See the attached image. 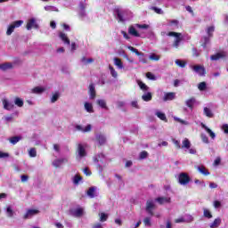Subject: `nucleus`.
Returning <instances> with one entry per match:
<instances>
[{
  "label": "nucleus",
  "mask_w": 228,
  "mask_h": 228,
  "mask_svg": "<svg viewBox=\"0 0 228 228\" xmlns=\"http://www.w3.org/2000/svg\"><path fill=\"white\" fill-rule=\"evenodd\" d=\"M96 140L99 145H104V143H106V135L102 134H96Z\"/></svg>",
  "instance_id": "obj_22"
},
{
  "label": "nucleus",
  "mask_w": 228,
  "mask_h": 228,
  "mask_svg": "<svg viewBox=\"0 0 228 228\" xmlns=\"http://www.w3.org/2000/svg\"><path fill=\"white\" fill-rule=\"evenodd\" d=\"M78 15L82 20H85L86 19V12L85 10L80 11Z\"/></svg>",
  "instance_id": "obj_62"
},
{
  "label": "nucleus",
  "mask_w": 228,
  "mask_h": 228,
  "mask_svg": "<svg viewBox=\"0 0 228 228\" xmlns=\"http://www.w3.org/2000/svg\"><path fill=\"white\" fill-rule=\"evenodd\" d=\"M208 88V85L206 84V82H200L199 85H198V89L200 91V92H204L205 90H207Z\"/></svg>",
  "instance_id": "obj_47"
},
{
  "label": "nucleus",
  "mask_w": 228,
  "mask_h": 228,
  "mask_svg": "<svg viewBox=\"0 0 228 228\" xmlns=\"http://www.w3.org/2000/svg\"><path fill=\"white\" fill-rule=\"evenodd\" d=\"M146 77H148V79H151V81H156V76L154 74H152L151 72H148L146 74Z\"/></svg>",
  "instance_id": "obj_61"
},
{
  "label": "nucleus",
  "mask_w": 228,
  "mask_h": 228,
  "mask_svg": "<svg viewBox=\"0 0 228 228\" xmlns=\"http://www.w3.org/2000/svg\"><path fill=\"white\" fill-rule=\"evenodd\" d=\"M124 15H126V11H117V19H118L120 22H124V20H126V19H124Z\"/></svg>",
  "instance_id": "obj_34"
},
{
  "label": "nucleus",
  "mask_w": 228,
  "mask_h": 228,
  "mask_svg": "<svg viewBox=\"0 0 228 228\" xmlns=\"http://www.w3.org/2000/svg\"><path fill=\"white\" fill-rule=\"evenodd\" d=\"M5 211L9 218H12L13 216V209L12 208V206H7Z\"/></svg>",
  "instance_id": "obj_46"
},
{
  "label": "nucleus",
  "mask_w": 228,
  "mask_h": 228,
  "mask_svg": "<svg viewBox=\"0 0 228 228\" xmlns=\"http://www.w3.org/2000/svg\"><path fill=\"white\" fill-rule=\"evenodd\" d=\"M201 127L202 129H205V131H207V133L209 134L210 138L212 140H215V138H216V134H215V132H213L209 127H208V126H206L204 123H201Z\"/></svg>",
  "instance_id": "obj_17"
},
{
  "label": "nucleus",
  "mask_w": 228,
  "mask_h": 228,
  "mask_svg": "<svg viewBox=\"0 0 228 228\" xmlns=\"http://www.w3.org/2000/svg\"><path fill=\"white\" fill-rule=\"evenodd\" d=\"M142 101H145V102H149V101L152 100V94L151 93H145L142 96Z\"/></svg>",
  "instance_id": "obj_43"
},
{
  "label": "nucleus",
  "mask_w": 228,
  "mask_h": 228,
  "mask_svg": "<svg viewBox=\"0 0 228 228\" xmlns=\"http://www.w3.org/2000/svg\"><path fill=\"white\" fill-rule=\"evenodd\" d=\"M32 94H44L45 92V87L36 86L31 90Z\"/></svg>",
  "instance_id": "obj_38"
},
{
  "label": "nucleus",
  "mask_w": 228,
  "mask_h": 228,
  "mask_svg": "<svg viewBox=\"0 0 228 228\" xmlns=\"http://www.w3.org/2000/svg\"><path fill=\"white\" fill-rule=\"evenodd\" d=\"M81 62L83 63V65H90V63H94V59L83 57L81 59Z\"/></svg>",
  "instance_id": "obj_44"
},
{
  "label": "nucleus",
  "mask_w": 228,
  "mask_h": 228,
  "mask_svg": "<svg viewBox=\"0 0 228 228\" xmlns=\"http://www.w3.org/2000/svg\"><path fill=\"white\" fill-rule=\"evenodd\" d=\"M155 115L160 120H163L164 122H167V115H165V113H163L161 110H156Z\"/></svg>",
  "instance_id": "obj_33"
},
{
  "label": "nucleus",
  "mask_w": 228,
  "mask_h": 228,
  "mask_svg": "<svg viewBox=\"0 0 228 228\" xmlns=\"http://www.w3.org/2000/svg\"><path fill=\"white\" fill-rule=\"evenodd\" d=\"M155 202H159V204H169L170 198L168 197H159L155 199Z\"/></svg>",
  "instance_id": "obj_26"
},
{
  "label": "nucleus",
  "mask_w": 228,
  "mask_h": 228,
  "mask_svg": "<svg viewBox=\"0 0 228 228\" xmlns=\"http://www.w3.org/2000/svg\"><path fill=\"white\" fill-rule=\"evenodd\" d=\"M143 224L145 227H151L152 225V223L151 222V217H145L143 219Z\"/></svg>",
  "instance_id": "obj_55"
},
{
  "label": "nucleus",
  "mask_w": 228,
  "mask_h": 228,
  "mask_svg": "<svg viewBox=\"0 0 228 228\" xmlns=\"http://www.w3.org/2000/svg\"><path fill=\"white\" fill-rule=\"evenodd\" d=\"M100 216V222H106V220H108V216L107 214L102 212L99 214Z\"/></svg>",
  "instance_id": "obj_56"
},
{
  "label": "nucleus",
  "mask_w": 228,
  "mask_h": 228,
  "mask_svg": "<svg viewBox=\"0 0 228 228\" xmlns=\"http://www.w3.org/2000/svg\"><path fill=\"white\" fill-rule=\"evenodd\" d=\"M45 12H60V10L57 9V7L53 5H46L45 6Z\"/></svg>",
  "instance_id": "obj_48"
},
{
  "label": "nucleus",
  "mask_w": 228,
  "mask_h": 228,
  "mask_svg": "<svg viewBox=\"0 0 228 228\" xmlns=\"http://www.w3.org/2000/svg\"><path fill=\"white\" fill-rule=\"evenodd\" d=\"M221 224H222V218L217 217L214 220V222L209 224V227L210 228H218V227H220Z\"/></svg>",
  "instance_id": "obj_23"
},
{
  "label": "nucleus",
  "mask_w": 228,
  "mask_h": 228,
  "mask_svg": "<svg viewBox=\"0 0 228 228\" xmlns=\"http://www.w3.org/2000/svg\"><path fill=\"white\" fill-rule=\"evenodd\" d=\"M109 72L114 79H117V77H118V72H117V69H115V68H113V66L111 65H109Z\"/></svg>",
  "instance_id": "obj_30"
},
{
  "label": "nucleus",
  "mask_w": 228,
  "mask_h": 228,
  "mask_svg": "<svg viewBox=\"0 0 228 228\" xmlns=\"http://www.w3.org/2000/svg\"><path fill=\"white\" fill-rule=\"evenodd\" d=\"M59 37L62 40V42H64V44H67L68 45H70V40L69 39V37L66 36L65 33L61 32L59 34Z\"/></svg>",
  "instance_id": "obj_35"
},
{
  "label": "nucleus",
  "mask_w": 228,
  "mask_h": 228,
  "mask_svg": "<svg viewBox=\"0 0 228 228\" xmlns=\"http://www.w3.org/2000/svg\"><path fill=\"white\" fill-rule=\"evenodd\" d=\"M14 104L15 106H18V108H22V106H24V100L20 97H16L14 99Z\"/></svg>",
  "instance_id": "obj_39"
},
{
  "label": "nucleus",
  "mask_w": 228,
  "mask_h": 228,
  "mask_svg": "<svg viewBox=\"0 0 228 228\" xmlns=\"http://www.w3.org/2000/svg\"><path fill=\"white\" fill-rule=\"evenodd\" d=\"M195 102H197V100L192 97L185 101V105L187 106V108H190V110H193Z\"/></svg>",
  "instance_id": "obj_25"
},
{
  "label": "nucleus",
  "mask_w": 228,
  "mask_h": 228,
  "mask_svg": "<svg viewBox=\"0 0 228 228\" xmlns=\"http://www.w3.org/2000/svg\"><path fill=\"white\" fill-rule=\"evenodd\" d=\"M192 70H194L196 74H199V76H205L206 74V69L200 65L192 66Z\"/></svg>",
  "instance_id": "obj_12"
},
{
  "label": "nucleus",
  "mask_w": 228,
  "mask_h": 228,
  "mask_svg": "<svg viewBox=\"0 0 228 228\" xmlns=\"http://www.w3.org/2000/svg\"><path fill=\"white\" fill-rule=\"evenodd\" d=\"M135 27L137 28V29H149L151 28V25L136 23Z\"/></svg>",
  "instance_id": "obj_51"
},
{
  "label": "nucleus",
  "mask_w": 228,
  "mask_h": 228,
  "mask_svg": "<svg viewBox=\"0 0 228 228\" xmlns=\"http://www.w3.org/2000/svg\"><path fill=\"white\" fill-rule=\"evenodd\" d=\"M175 99V93H164L163 101L165 102L168 101H174Z\"/></svg>",
  "instance_id": "obj_15"
},
{
  "label": "nucleus",
  "mask_w": 228,
  "mask_h": 228,
  "mask_svg": "<svg viewBox=\"0 0 228 228\" xmlns=\"http://www.w3.org/2000/svg\"><path fill=\"white\" fill-rule=\"evenodd\" d=\"M86 147H88V144L86 143H78L77 147L76 156L77 161H81L83 158H86Z\"/></svg>",
  "instance_id": "obj_2"
},
{
  "label": "nucleus",
  "mask_w": 228,
  "mask_h": 228,
  "mask_svg": "<svg viewBox=\"0 0 228 228\" xmlns=\"http://www.w3.org/2000/svg\"><path fill=\"white\" fill-rule=\"evenodd\" d=\"M167 37H174L175 41L173 43V47L177 49V47H179V44H181V41L183 40V34L177 32H169Z\"/></svg>",
  "instance_id": "obj_4"
},
{
  "label": "nucleus",
  "mask_w": 228,
  "mask_h": 228,
  "mask_svg": "<svg viewBox=\"0 0 228 228\" xmlns=\"http://www.w3.org/2000/svg\"><path fill=\"white\" fill-rule=\"evenodd\" d=\"M175 63L178 66L181 67L182 69H184V67H186V62H184L183 61H181L179 59L175 61Z\"/></svg>",
  "instance_id": "obj_52"
},
{
  "label": "nucleus",
  "mask_w": 228,
  "mask_h": 228,
  "mask_svg": "<svg viewBox=\"0 0 228 228\" xmlns=\"http://www.w3.org/2000/svg\"><path fill=\"white\" fill-rule=\"evenodd\" d=\"M203 113L206 115L208 118H213L215 117V114H213V110L208 107H204Z\"/></svg>",
  "instance_id": "obj_31"
},
{
  "label": "nucleus",
  "mask_w": 228,
  "mask_h": 228,
  "mask_svg": "<svg viewBox=\"0 0 228 228\" xmlns=\"http://www.w3.org/2000/svg\"><path fill=\"white\" fill-rule=\"evenodd\" d=\"M2 102H3L4 110H6L7 111H12V110L15 108V105L13 104V102H10L6 98H4Z\"/></svg>",
  "instance_id": "obj_8"
},
{
  "label": "nucleus",
  "mask_w": 228,
  "mask_h": 228,
  "mask_svg": "<svg viewBox=\"0 0 228 228\" xmlns=\"http://www.w3.org/2000/svg\"><path fill=\"white\" fill-rule=\"evenodd\" d=\"M22 24H24V20H16L14 22L11 23L7 28V31H6L7 37H10V35H12V33H13L15 31V28H20V26H22Z\"/></svg>",
  "instance_id": "obj_3"
},
{
  "label": "nucleus",
  "mask_w": 228,
  "mask_h": 228,
  "mask_svg": "<svg viewBox=\"0 0 228 228\" xmlns=\"http://www.w3.org/2000/svg\"><path fill=\"white\" fill-rule=\"evenodd\" d=\"M113 61H114V65L117 67V69H118L119 70H122V69H124V63L122 62V60L115 57L113 59Z\"/></svg>",
  "instance_id": "obj_24"
},
{
  "label": "nucleus",
  "mask_w": 228,
  "mask_h": 228,
  "mask_svg": "<svg viewBox=\"0 0 228 228\" xmlns=\"http://www.w3.org/2000/svg\"><path fill=\"white\" fill-rule=\"evenodd\" d=\"M151 10H153V12H155V13H158L159 15H163L164 13L161 8L152 7Z\"/></svg>",
  "instance_id": "obj_60"
},
{
  "label": "nucleus",
  "mask_w": 228,
  "mask_h": 228,
  "mask_svg": "<svg viewBox=\"0 0 228 228\" xmlns=\"http://www.w3.org/2000/svg\"><path fill=\"white\" fill-rule=\"evenodd\" d=\"M136 29H138V27H136V24L131 25L128 28L129 35H131L132 37H140V33Z\"/></svg>",
  "instance_id": "obj_11"
},
{
  "label": "nucleus",
  "mask_w": 228,
  "mask_h": 228,
  "mask_svg": "<svg viewBox=\"0 0 228 228\" xmlns=\"http://www.w3.org/2000/svg\"><path fill=\"white\" fill-rule=\"evenodd\" d=\"M82 179H83V178H82L79 175H76L73 177V183H74V184H79V183H81Z\"/></svg>",
  "instance_id": "obj_53"
},
{
  "label": "nucleus",
  "mask_w": 228,
  "mask_h": 228,
  "mask_svg": "<svg viewBox=\"0 0 228 228\" xmlns=\"http://www.w3.org/2000/svg\"><path fill=\"white\" fill-rule=\"evenodd\" d=\"M183 220H184L185 224H191V222H193L194 218H193V216H191L190 214H186L183 216Z\"/></svg>",
  "instance_id": "obj_42"
},
{
  "label": "nucleus",
  "mask_w": 228,
  "mask_h": 228,
  "mask_svg": "<svg viewBox=\"0 0 228 228\" xmlns=\"http://www.w3.org/2000/svg\"><path fill=\"white\" fill-rule=\"evenodd\" d=\"M127 49H129V51H132V53H134L137 56L143 54V53H141L140 52H138V49H136L131 45H128Z\"/></svg>",
  "instance_id": "obj_54"
},
{
  "label": "nucleus",
  "mask_w": 228,
  "mask_h": 228,
  "mask_svg": "<svg viewBox=\"0 0 228 228\" xmlns=\"http://www.w3.org/2000/svg\"><path fill=\"white\" fill-rule=\"evenodd\" d=\"M28 31H31V29H38V22H37V20L35 18H30L27 21V26H26Z\"/></svg>",
  "instance_id": "obj_6"
},
{
  "label": "nucleus",
  "mask_w": 228,
  "mask_h": 228,
  "mask_svg": "<svg viewBox=\"0 0 228 228\" xmlns=\"http://www.w3.org/2000/svg\"><path fill=\"white\" fill-rule=\"evenodd\" d=\"M94 162L96 165L97 170L102 174V171L106 168V165H108V159H106L104 154L99 153L94 157Z\"/></svg>",
  "instance_id": "obj_1"
},
{
  "label": "nucleus",
  "mask_w": 228,
  "mask_h": 228,
  "mask_svg": "<svg viewBox=\"0 0 228 228\" xmlns=\"http://www.w3.org/2000/svg\"><path fill=\"white\" fill-rule=\"evenodd\" d=\"M97 187H90L87 191V195L90 197V199H94L97 194Z\"/></svg>",
  "instance_id": "obj_29"
},
{
  "label": "nucleus",
  "mask_w": 228,
  "mask_h": 228,
  "mask_svg": "<svg viewBox=\"0 0 228 228\" xmlns=\"http://www.w3.org/2000/svg\"><path fill=\"white\" fill-rule=\"evenodd\" d=\"M95 86L94 84H90L89 86V99H91V101H94V99H95Z\"/></svg>",
  "instance_id": "obj_18"
},
{
  "label": "nucleus",
  "mask_w": 228,
  "mask_h": 228,
  "mask_svg": "<svg viewBox=\"0 0 228 228\" xmlns=\"http://www.w3.org/2000/svg\"><path fill=\"white\" fill-rule=\"evenodd\" d=\"M75 131H80L81 133H90V131H92V125H87L86 126L77 125L75 126Z\"/></svg>",
  "instance_id": "obj_9"
},
{
  "label": "nucleus",
  "mask_w": 228,
  "mask_h": 228,
  "mask_svg": "<svg viewBox=\"0 0 228 228\" xmlns=\"http://www.w3.org/2000/svg\"><path fill=\"white\" fill-rule=\"evenodd\" d=\"M178 183L182 186H186L190 183V176L186 173H181L178 175Z\"/></svg>",
  "instance_id": "obj_5"
},
{
  "label": "nucleus",
  "mask_w": 228,
  "mask_h": 228,
  "mask_svg": "<svg viewBox=\"0 0 228 228\" xmlns=\"http://www.w3.org/2000/svg\"><path fill=\"white\" fill-rule=\"evenodd\" d=\"M206 32L208 37H213V33H215V26H210L207 28Z\"/></svg>",
  "instance_id": "obj_50"
},
{
  "label": "nucleus",
  "mask_w": 228,
  "mask_h": 228,
  "mask_svg": "<svg viewBox=\"0 0 228 228\" xmlns=\"http://www.w3.org/2000/svg\"><path fill=\"white\" fill-rule=\"evenodd\" d=\"M167 26H169V28H172V29H177L179 28V20H169L167 22Z\"/></svg>",
  "instance_id": "obj_21"
},
{
  "label": "nucleus",
  "mask_w": 228,
  "mask_h": 228,
  "mask_svg": "<svg viewBox=\"0 0 228 228\" xmlns=\"http://www.w3.org/2000/svg\"><path fill=\"white\" fill-rule=\"evenodd\" d=\"M137 85H138L139 88H141V90H142V92H148L149 91V86H147V85H145V83L138 80Z\"/></svg>",
  "instance_id": "obj_40"
},
{
  "label": "nucleus",
  "mask_w": 228,
  "mask_h": 228,
  "mask_svg": "<svg viewBox=\"0 0 228 228\" xmlns=\"http://www.w3.org/2000/svg\"><path fill=\"white\" fill-rule=\"evenodd\" d=\"M191 147V142H190V140L188 138H184L182 142V146L181 149H190Z\"/></svg>",
  "instance_id": "obj_28"
},
{
  "label": "nucleus",
  "mask_w": 228,
  "mask_h": 228,
  "mask_svg": "<svg viewBox=\"0 0 228 228\" xmlns=\"http://www.w3.org/2000/svg\"><path fill=\"white\" fill-rule=\"evenodd\" d=\"M11 69H13V63L12 62H4L0 64V70H11Z\"/></svg>",
  "instance_id": "obj_20"
},
{
  "label": "nucleus",
  "mask_w": 228,
  "mask_h": 228,
  "mask_svg": "<svg viewBox=\"0 0 228 228\" xmlns=\"http://www.w3.org/2000/svg\"><path fill=\"white\" fill-rule=\"evenodd\" d=\"M84 110H86L87 113H94V104L92 102H86L84 103Z\"/></svg>",
  "instance_id": "obj_19"
},
{
  "label": "nucleus",
  "mask_w": 228,
  "mask_h": 228,
  "mask_svg": "<svg viewBox=\"0 0 228 228\" xmlns=\"http://www.w3.org/2000/svg\"><path fill=\"white\" fill-rule=\"evenodd\" d=\"M149 157V152L147 151H142L140 154H139V159H145Z\"/></svg>",
  "instance_id": "obj_58"
},
{
  "label": "nucleus",
  "mask_w": 228,
  "mask_h": 228,
  "mask_svg": "<svg viewBox=\"0 0 228 228\" xmlns=\"http://www.w3.org/2000/svg\"><path fill=\"white\" fill-rule=\"evenodd\" d=\"M156 208V204L154 203V200H149L146 202V211L148 214L151 215V216H154V212L152 211Z\"/></svg>",
  "instance_id": "obj_7"
},
{
  "label": "nucleus",
  "mask_w": 228,
  "mask_h": 228,
  "mask_svg": "<svg viewBox=\"0 0 228 228\" xmlns=\"http://www.w3.org/2000/svg\"><path fill=\"white\" fill-rule=\"evenodd\" d=\"M203 216L209 220V219L213 218V214H211V211H209V209L203 208Z\"/></svg>",
  "instance_id": "obj_41"
},
{
  "label": "nucleus",
  "mask_w": 228,
  "mask_h": 228,
  "mask_svg": "<svg viewBox=\"0 0 228 228\" xmlns=\"http://www.w3.org/2000/svg\"><path fill=\"white\" fill-rule=\"evenodd\" d=\"M98 106H100V108H102V110H108L109 108H108V104L106 103V100L104 99H99L96 101Z\"/></svg>",
  "instance_id": "obj_27"
},
{
  "label": "nucleus",
  "mask_w": 228,
  "mask_h": 228,
  "mask_svg": "<svg viewBox=\"0 0 228 228\" xmlns=\"http://www.w3.org/2000/svg\"><path fill=\"white\" fill-rule=\"evenodd\" d=\"M201 41L203 42V44L201 45L202 47H206V45H208V44H209V37H205L201 39Z\"/></svg>",
  "instance_id": "obj_63"
},
{
  "label": "nucleus",
  "mask_w": 228,
  "mask_h": 228,
  "mask_svg": "<svg viewBox=\"0 0 228 228\" xmlns=\"http://www.w3.org/2000/svg\"><path fill=\"white\" fill-rule=\"evenodd\" d=\"M28 156L30 158H37V150L35 148H32L28 151Z\"/></svg>",
  "instance_id": "obj_57"
},
{
  "label": "nucleus",
  "mask_w": 228,
  "mask_h": 228,
  "mask_svg": "<svg viewBox=\"0 0 228 228\" xmlns=\"http://www.w3.org/2000/svg\"><path fill=\"white\" fill-rule=\"evenodd\" d=\"M39 211L37 209H28L26 214L24 215L23 218L28 220L29 218H33L36 215H38Z\"/></svg>",
  "instance_id": "obj_13"
},
{
  "label": "nucleus",
  "mask_w": 228,
  "mask_h": 228,
  "mask_svg": "<svg viewBox=\"0 0 228 228\" xmlns=\"http://www.w3.org/2000/svg\"><path fill=\"white\" fill-rule=\"evenodd\" d=\"M174 118V121L175 122H178V124H181L182 126H190V122L184 120V119H181L180 118L178 117H173Z\"/></svg>",
  "instance_id": "obj_36"
},
{
  "label": "nucleus",
  "mask_w": 228,
  "mask_h": 228,
  "mask_svg": "<svg viewBox=\"0 0 228 228\" xmlns=\"http://www.w3.org/2000/svg\"><path fill=\"white\" fill-rule=\"evenodd\" d=\"M58 99H60V93L59 92H55L52 97H51V102L52 104H54V102H56V101H58Z\"/></svg>",
  "instance_id": "obj_45"
},
{
  "label": "nucleus",
  "mask_w": 228,
  "mask_h": 228,
  "mask_svg": "<svg viewBox=\"0 0 228 228\" xmlns=\"http://www.w3.org/2000/svg\"><path fill=\"white\" fill-rule=\"evenodd\" d=\"M224 58H227V53L225 52H220V53H217L210 56V60H212V61H216L218 60H224Z\"/></svg>",
  "instance_id": "obj_10"
},
{
  "label": "nucleus",
  "mask_w": 228,
  "mask_h": 228,
  "mask_svg": "<svg viewBox=\"0 0 228 228\" xmlns=\"http://www.w3.org/2000/svg\"><path fill=\"white\" fill-rule=\"evenodd\" d=\"M84 213H85V211L83 210L82 208H75L72 211L73 216H83Z\"/></svg>",
  "instance_id": "obj_32"
},
{
  "label": "nucleus",
  "mask_w": 228,
  "mask_h": 228,
  "mask_svg": "<svg viewBox=\"0 0 228 228\" xmlns=\"http://www.w3.org/2000/svg\"><path fill=\"white\" fill-rule=\"evenodd\" d=\"M69 159L67 158H61V159H57L53 161V166L55 167V168H59V167H61L63 163H67Z\"/></svg>",
  "instance_id": "obj_14"
},
{
  "label": "nucleus",
  "mask_w": 228,
  "mask_h": 228,
  "mask_svg": "<svg viewBox=\"0 0 228 228\" xmlns=\"http://www.w3.org/2000/svg\"><path fill=\"white\" fill-rule=\"evenodd\" d=\"M20 140H22L21 136H13V137L9 138V142L12 145H16V143H19V142H20Z\"/></svg>",
  "instance_id": "obj_37"
},
{
  "label": "nucleus",
  "mask_w": 228,
  "mask_h": 228,
  "mask_svg": "<svg viewBox=\"0 0 228 228\" xmlns=\"http://www.w3.org/2000/svg\"><path fill=\"white\" fill-rule=\"evenodd\" d=\"M149 58H150V60H151V61H159V59L161 57L156 53H151Z\"/></svg>",
  "instance_id": "obj_49"
},
{
  "label": "nucleus",
  "mask_w": 228,
  "mask_h": 228,
  "mask_svg": "<svg viewBox=\"0 0 228 228\" xmlns=\"http://www.w3.org/2000/svg\"><path fill=\"white\" fill-rule=\"evenodd\" d=\"M200 138L203 143H209V139L208 138V135H206V134H201Z\"/></svg>",
  "instance_id": "obj_59"
},
{
  "label": "nucleus",
  "mask_w": 228,
  "mask_h": 228,
  "mask_svg": "<svg viewBox=\"0 0 228 228\" xmlns=\"http://www.w3.org/2000/svg\"><path fill=\"white\" fill-rule=\"evenodd\" d=\"M195 168L196 170H198V172H200V174H202V175H209V171L206 169V167H204V165L195 166Z\"/></svg>",
  "instance_id": "obj_16"
},
{
  "label": "nucleus",
  "mask_w": 228,
  "mask_h": 228,
  "mask_svg": "<svg viewBox=\"0 0 228 228\" xmlns=\"http://www.w3.org/2000/svg\"><path fill=\"white\" fill-rule=\"evenodd\" d=\"M192 56L199 58L200 56V51L197 50V48H192Z\"/></svg>",
  "instance_id": "obj_64"
}]
</instances>
